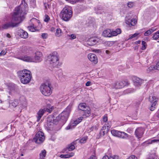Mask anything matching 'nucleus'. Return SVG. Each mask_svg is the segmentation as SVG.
<instances>
[{"label":"nucleus","mask_w":159,"mask_h":159,"mask_svg":"<svg viewBox=\"0 0 159 159\" xmlns=\"http://www.w3.org/2000/svg\"><path fill=\"white\" fill-rule=\"evenodd\" d=\"M27 5L20 4L16 7L11 16V27L12 28L18 27L19 24L25 19V15L27 14L28 11Z\"/></svg>","instance_id":"f257e3e1"},{"label":"nucleus","mask_w":159,"mask_h":159,"mask_svg":"<svg viewBox=\"0 0 159 159\" xmlns=\"http://www.w3.org/2000/svg\"><path fill=\"white\" fill-rule=\"evenodd\" d=\"M17 74L22 83L27 84L30 82L32 78V75L29 70L24 69L18 71Z\"/></svg>","instance_id":"f03ea898"},{"label":"nucleus","mask_w":159,"mask_h":159,"mask_svg":"<svg viewBox=\"0 0 159 159\" xmlns=\"http://www.w3.org/2000/svg\"><path fill=\"white\" fill-rule=\"evenodd\" d=\"M72 16V11L70 7H64L60 13V18L65 21H69Z\"/></svg>","instance_id":"7ed1b4c3"},{"label":"nucleus","mask_w":159,"mask_h":159,"mask_svg":"<svg viewBox=\"0 0 159 159\" xmlns=\"http://www.w3.org/2000/svg\"><path fill=\"white\" fill-rule=\"evenodd\" d=\"M59 56L56 52H54L48 56L47 60L49 62L50 66L54 67L59 63Z\"/></svg>","instance_id":"20e7f679"},{"label":"nucleus","mask_w":159,"mask_h":159,"mask_svg":"<svg viewBox=\"0 0 159 159\" xmlns=\"http://www.w3.org/2000/svg\"><path fill=\"white\" fill-rule=\"evenodd\" d=\"M51 85L48 83L41 84L40 87V90L43 94L45 96L50 95L52 93Z\"/></svg>","instance_id":"39448f33"},{"label":"nucleus","mask_w":159,"mask_h":159,"mask_svg":"<svg viewBox=\"0 0 159 159\" xmlns=\"http://www.w3.org/2000/svg\"><path fill=\"white\" fill-rule=\"evenodd\" d=\"M71 110L70 106H68L58 116V118H60L63 122L65 123L67 120Z\"/></svg>","instance_id":"423d86ee"},{"label":"nucleus","mask_w":159,"mask_h":159,"mask_svg":"<svg viewBox=\"0 0 159 159\" xmlns=\"http://www.w3.org/2000/svg\"><path fill=\"white\" fill-rule=\"evenodd\" d=\"M45 139V137L42 131H39L36 134L33 140L36 143L40 144L43 142Z\"/></svg>","instance_id":"0eeeda50"},{"label":"nucleus","mask_w":159,"mask_h":159,"mask_svg":"<svg viewBox=\"0 0 159 159\" xmlns=\"http://www.w3.org/2000/svg\"><path fill=\"white\" fill-rule=\"evenodd\" d=\"M112 134L115 136L124 139H127L129 138V135L123 132H121L118 130L113 129L111 130Z\"/></svg>","instance_id":"6e6552de"},{"label":"nucleus","mask_w":159,"mask_h":159,"mask_svg":"<svg viewBox=\"0 0 159 159\" xmlns=\"http://www.w3.org/2000/svg\"><path fill=\"white\" fill-rule=\"evenodd\" d=\"M49 109L47 108H44L43 109H41L39 110V111L37 113V121L38 122L43 115L45 111L47 112L50 113L53 109L54 107L53 106H52L51 108L49 107Z\"/></svg>","instance_id":"1a4fd4ad"},{"label":"nucleus","mask_w":159,"mask_h":159,"mask_svg":"<svg viewBox=\"0 0 159 159\" xmlns=\"http://www.w3.org/2000/svg\"><path fill=\"white\" fill-rule=\"evenodd\" d=\"M42 54L41 52L37 51L35 53V55L33 57V62H39L42 60Z\"/></svg>","instance_id":"9d476101"},{"label":"nucleus","mask_w":159,"mask_h":159,"mask_svg":"<svg viewBox=\"0 0 159 159\" xmlns=\"http://www.w3.org/2000/svg\"><path fill=\"white\" fill-rule=\"evenodd\" d=\"M144 129L142 127L138 128L135 130V134L136 137L138 139H140L143 136Z\"/></svg>","instance_id":"9b49d317"},{"label":"nucleus","mask_w":159,"mask_h":159,"mask_svg":"<svg viewBox=\"0 0 159 159\" xmlns=\"http://www.w3.org/2000/svg\"><path fill=\"white\" fill-rule=\"evenodd\" d=\"M76 143L75 141L71 143L70 145H68L67 147L63 150V153H64L65 152L67 153V151H70L74 150L75 149V145Z\"/></svg>","instance_id":"f8f14e48"},{"label":"nucleus","mask_w":159,"mask_h":159,"mask_svg":"<svg viewBox=\"0 0 159 159\" xmlns=\"http://www.w3.org/2000/svg\"><path fill=\"white\" fill-rule=\"evenodd\" d=\"M127 83L126 81L125 80H122L120 81H116L115 84L114 88L116 89H119L121 88L127 84Z\"/></svg>","instance_id":"ddd939ff"},{"label":"nucleus","mask_w":159,"mask_h":159,"mask_svg":"<svg viewBox=\"0 0 159 159\" xmlns=\"http://www.w3.org/2000/svg\"><path fill=\"white\" fill-rule=\"evenodd\" d=\"M133 81L134 85L136 86L139 87L141 85L143 82V80L137 77L133 78Z\"/></svg>","instance_id":"4468645a"},{"label":"nucleus","mask_w":159,"mask_h":159,"mask_svg":"<svg viewBox=\"0 0 159 159\" xmlns=\"http://www.w3.org/2000/svg\"><path fill=\"white\" fill-rule=\"evenodd\" d=\"M89 60L93 63L96 64L98 62V59L97 56L94 53L89 54L88 56Z\"/></svg>","instance_id":"2eb2a0df"},{"label":"nucleus","mask_w":159,"mask_h":159,"mask_svg":"<svg viewBox=\"0 0 159 159\" xmlns=\"http://www.w3.org/2000/svg\"><path fill=\"white\" fill-rule=\"evenodd\" d=\"M98 40L97 38L91 37L89 38L87 40L88 44L90 46H92L98 42Z\"/></svg>","instance_id":"dca6fc26"},{"label":"nucleus","mask_w":159,"mask_h":159,"mask_svg":"<svg viewBox=\"0 0 159 159\" xmlns=\"http://www.w3.org/2000/svg\"><path fill=\"white\" fill-rule=\"evenodd\" d=\"M19 59L27 62H33L34 61L33 57H30L27 55H25L24 57H20Z\"/></svg>","instance_id":"f3484780"},{"label":"nucleus","mask_w":159,"mask_h":159,"mask_svg":"<svg viewBox=\"0 0 159 159\" xmlns=\"http://www.w3.org/2000/svg\"><path fill=\"white\" fill-rule=\"evenodd\" d=\"M18 33V35H20V37L22 38L26 39L28 37V34L27 33L22 29L19 30Z\"/></svg>","instance_id":"a211bd4d"},{"label":"nucleus","mask_w":159,"mask_h":159,"mask_svg":"<svg viewBox=\"0 0 159 159\" xmlns=\"http://www.w3.org/2000/svg\"><path fill=\"white\" fill-rule=\"evenodd\" d=\"M82 111V113L83 114L82 116L84 118L89 116L90 115V109L89 107H88L87 109L84 110Z\"/></svg>","instance_id":"6ab92c4d"},{"label":"nucleus","mask_w":159,"mask_h":159,"mask_svg":"<svg viewBox=\"0 0 159 159\" xmlns=\"http://www.w3.org/2000/svg\"><path fill=\"white\" fill-rule=\"evenodd\" d=\"M18 101L17 100H15L13 102H11L12 106L13 107H18L20 108V111H21L22 109L24 108V107L21 104H20L18 105Z\"/></svg>","instance_id":"aec40b11"},{"label":"nucleus","mask_w":159,"mask_h":159,"mask_svg":"<svg viewBox=\"0 0 159 159\" xmlns=\"http://www.w3.org/2000/svg\"><path fill=\"white\" fill-rule=\"evenodd\" d=\"M54 118V116L51 115L48 116L47 118V125L49 127H50L52 124H53V118Z\"/></svg>","instance_id":"412c9836"},{"label":"nucleus","mask_w":159,"mask_h":159,"mask_svg":"<svg viewBox=\"0 0 159 159\" xmlns=\"http://www.w3.org/2000/svg\"><path fill=\"white\" fill-rule=\"evenodd\" d=\"M158 98L153 94H151L149 97V101L151 103H157Z\"/></svg>","instance_id":"4be33fe9"},{"label":"nucleus","mask_w":159,"mask_h":159,"mask_svg":"<svg viewBox=\"0 0 159 159\" xmlns=\"http://www.w3.org/2000/svg\"><path fill=\"white\" fill-rule=\"evenodd\" d=\"M95 10L97 14H102L105 11L104 8L101 6L97 7V8L95 9Z\"/></svg>","instance_id":"5701e85b"},{"label":"nucleus","mask_w":159,"mask_h":159,"mask_svg":"<svg viewBox=\"0 0 159 159\" xmlns=\"http://www.w3.org/2000/svg\"><path fill=\"white\" fill-rule=\"evenodd\" d=\"M106 129V127L105 126H103L100 131V132L98 135L97 138L98 139L100 138L102 136H103L104 135L105 131L104 130Z\"/></svg>","instance_id":"b1692460"},{"label":"nucleus","mask_w":159,"mask_h":159,"mask_svg":"<svg viewBox=\"0 0 159 159\" xmlns=\"http://www.w3.org/2000/svg\"><path fill=\"white\" fill-rule=\"evenodd\" d=\"M102 34L103 36L105 37H111V30L109 29H108L104 31L103 32Z\"/></svg>","instance_id":"393cba45"},{"label":"nucleus","mask_w":159,"mask_h":159,"mask_svg":"<svg viewBox=\"0 0 159 159\" xmlns=\"http://www.w3.org/2000/svg\"><path fill=\"white\" fill-rule=\"evenodd\" d=\"M88 107L86 106V104L84 103H80L78 106L79 109L82 111L87 109Z\"/></svg>","instance_id":"a878e982"},{"label":"nucleus","mask_w":159,"mask_h":159,"mask_svg":"<svg viewBox=\"0 0 159 159\" xmlns=\"http://www.w3.org/2000/svg\"><path fill=\"white\" fill-rule=\"evenodd\" d=\"M74 154V153L72 152L69 154H61L60 155V157L63 158H69L73 156Z\"/></svg>","instance_id":"bb28decb"},{"label":"nucleus","mask_w":159,"mask_h":159,"mask_svg":"<svg viewBox=\"0 0 159 159\" xmlns=\"http://www.w3.org/2000/svg\"><path fill=\"white\" fill-rule=\"evenodd\" d=\"M18 90V86L13 83L11 84V91L13 90L16 92H17Z\"/></svg>","instance_id":"cd10ccee"},{"label":"nucleus","mask_w":159,"mask_h":159,"mask_svg":"<svg viewBox=\"0 0 159 159\" xmlns=\"http://www.w3.org/2000/svg\"><path fill=\"white\" fill-rule=\"evenodd\" d=\"M80 123V121H78L77 120L74 121V125H71L70 124H69L68 126H67L66 128V129L67 130L71 129L73 128V126L74 125H76L78 123Z\"/></svg>","instance_id":"c85d7f7f"},{"label":"nucleus","mask_w":159,"mask_h":159,"mask_svg":"<svg viewBox=\"0 0 159 159\" xmlns=\"http://www.w3.org/2000/svg\"><path fill=\"white\" fill-rule=\"evenodd\" d=\"M87 139V137H84L80 140L77 139L75 141L76 143H86Z\"/></svg>","instance_id":"c756f323"},{"label":"nucleus","mask_w":159,"mask_h":159,"mask_svg":"<svg viewBox=\"0 0 159 159\" xmlns=\"http://www.w3.org/2000/svg\"><path fill=\"white\" fill-rule=\"evenodd\" d=\"M46 154V151L45 150H43L41 153L39 154L40 158L41 159H44L45 157Z\"/></svg>","instance_id":"7c9ffc66"},{"label":"nucleus","mask_w":159,"mask_h":159,"mask_svg":"<svg viewBox=\"0 0 159 159\" xmlns=\"http://www.w3.org/2000/svg\"><path fill=\"white\" fill-rule=\"evenodd\" d=\"M152 38L154 40L159 39V30L154 34Z\"/></svg>","instance_id":"2f4dec72"},{"label":"nucleus","mask_w":159,"mask_h":159,"mask_svg":"<svg viewBox=\"0 0 159 159\" xmlns=\"http://www.w3.org/2000/svg\"><path fill=\"white\" fill-rule=\"evenodd\" d=\"M155 70H156V67H155V66H150L147 70V71L148 72H151L153 73L155 72Z\"/></svg>","instance_id":"473e14b6"},{"label":"nucleus","mask_w":159,"mask_h":159,"mask_svg":"<svg viewBox=\"0 0 159 159\" xmlns=\"http://www.w3.org/2000/svg\"><path fill=\"white\" fill-rule=\"evenodd\" d=\"M56 36L60 37L61 35V31L60 28H57L56 30V32L55 33Z\"/></svg>","instance_id":"72a5a7b5"},{"label":"nucleus","mask_w":159,"mask_h":159,"mask_svg":"<svg viewBox=\"0 0 159 159\" xmlns=\"http://www.w3.org/2000/svg\"><path fill=\"white\" fill-rule=\"evenodd\" d=\"M27 47L25 46H23L20 48V53H25L27 52Z\"/></svg>","instance_id":"f704fd0d"},{"label":"nucleus","mask_w":159,"mask_h":159,"mask_svg":"<svg viewBox=\"0 0 159 159\" xmlns=\"http://www.w3.org/2000/svg\"><path fill=\"white\" fill-rule=\"evenodd\" d=\"M149 159H159L157 156L154 153L150 155L148 157Z\"/></svg>","instance_id":"c9c22d12"},{"label":"nucleus","mask_w":159,"mask_h":159,"mask_svg":"<svg viewBox=\"0 0 159 159\" xmlns=\"http://www.w3.org/2000/svg\"><path fill=\"white\" fill-rule=\"evenodd\" d=\"M157 103H151V105L149 107L150 110L151 111H153L154 110L155 108L156 107V104Z\"/></svg>","instance_id":"e433bc0d"},{"label":"nucleus","mask_w":159,"mask_h":159,"mask_svg":"<svg viewBox=\"0 0 159 159\" xmlns=\"http://www.w3.org/2000/svg\"><path fill=\"white\" fill-rule=\"evenodd\" d=\"M157 137L159 138V133L157 134ZM159 141V139H153L151 140H150L147 142V143L150 144H151L152 143H155V142H156L157 141Z\"/></svg>","instance_id":"4c0bfd02"},{"label":"nucleus","mask_w":159,"mask_h":159,"mask_svg":"<svg viewBox=\"0 0 159 159\" xmlns=\"http://www.w3.org/2000/svg\"><path fill=\"white\" fill-rule=\"evenodd\" d=\"M57 117L58 116L56 117L55 119V117L53 118V124L57 125L58 123V121L61 120L60 118L58 119Z\"/></svg>","instance_id":"58836bf2"},{"label":"nucleus","mask_w":159,"mask_h":159,"mask_svg":"<svg viewBox=\"0 0 159 159\" xmlns=\"http://www.w3.org/2000/svg\"><path fill=\"white\" fill-rule=\"evenodd\" d=\"M142 50H145L146 48L147 44L146 42L144 41H142Z\"/></svg>","instance_id":"ea45409f"},{"label":"nucleus","mask_w":159,"mask_h":159,"mask_svg":"<svg viewBox=\"0 0 159 159\" xmlns=\"http://www.w3.org/2000/svg\"><path fill=\"white\" fill-rule=\"evenodd\" d=\"M139 34L138 33H135L132 35H130L129 36V39H132L136 37Z\"/></svg>","instance_id":"a19ab883"},{"label":"nucleus","mask_w":159,"mask_h":159,"mask_svg":"<svg viewBox=\"0 0 159 159\" xmlns=\"http://www.w3.org/2000/svg\"><path fill=\"white\" fill-rule=\"evenodd\" d=\"M134 5V3L132 2H129L127 4V6L129 8L132 7Z\"/></svg>","instance_id":"79ce46f5"},{"label":"nucleus","mask_w":159,"mask_h":159,"mask_svg":"<svg viewBox=\"0 0 159 159\" xmlns=\"http://www.w3.org/2000/svg\"><path fill=\"white\" fill-rule=\"evenodd\" d=\"M45 18L44 19V21L45 22H48L50 20V17L49 16L47 15H45Z\"/></svg>","instance_id":"37998d69"},{"label":"nucleus","mask_w":159,"mask_h":159,"mask_svg":"<svg viewBox=\"0 0 159 159\" xmlns=\"http://www.w3.org/2000/svg\"><path fill=\"white\" fill-rule=\"evenodd\" d=\"M10 26V24L9 23H7L5 24L2 26V28L4 29H7Z\"/></svg>","instance_id":"c03bdc74"},{"label":"nucleus","mask_w":159,"mask_h":159,"mask_svg":"<svg viewBox=\"0 0 159 159\" xmlns=\"http://www.w3.org/2000/svg\"><path fill=\"white\" fill-rule=\"evenodd\" d=\"M151 34V33L150 31V30H148L145 32L144 33V35L145 36H148Z\"/></svg>","instance_id":"a18cd8bd"},{"label":"nucleus","mask_w":159,"mask_h":159,"mask_svg":"<svg viewBox=\"0 0 159 159\" xmlns=\"http://www.w3.org/2000/svg\"><path fill=\"white\" fill-rule=\"evenodd\" d=\"M127 159H138V158L135 156L132 155L129 157Z\"/></svg>","instance_id":"49530a36"},{"label":"nucleus","mask_w":159,"mask_h":159,"mask_svg":"<svg viewBox=\"0 0 159 159\" xmlns=\"http://www.w3.org/2000/svg\"><path fill=\"white\" fill-rule=\"evenodd\" d=\"M7 53V51L5 50H3L0 53V56H3L5 55Z\"/></svg>","instance_id":"de8ad7c7"},{"label":"nucleus","mask_w":159,"mask_h":159,"mask_svg":"<svg viewBox=\"0 0 159 159\" xmlns=\"http://www.w3.org/2000/svg\"><path fill=\"white\" fill-rule=\"evenodd\" d=\"M41 36L43 39H45L47 38L48 34L46 33H43L42 34Z\"/></svg>","instance_id":"09e8293b"},{"label":"nucleus","mask_w":159,"mask_h":159,"mask_svg":"<svg viewBox=\"0 0 159 159\" xmlns=\"http://www.w3.org/2000/svg\"><path fill=\"white\" fill-rule=\"evenodd\" d=\"M103 121L105 122H106L107 120V116L106 115H105L103 117Z\"/></svg>","instance_id":"8fccbe9b"},{"label":"nucleus","mask_w":159,"mask_h":159,"mask_svg":"<svg viewBox=\"0 0 159 159\" xmlns=\"http://www.w3.org/2000/svg\"><path fill=\"white\" fill-rule=\"evenodd\" d=\"M111 37L112 36H116L117 35L116 32L114 31L112 32L111 31Z\"/></svg>","instance_id":"3c124183"},{"label":"nucleus","mask_w":159,"mask_h":159,"mask_svg":"<svg viewBox=\"0 0 159 159\" xmlns=\"http://www.w3.org/2000/svg\"><path fill=\"white\" fill-rule=\"evenodd\" d=\"M28 28H29V30L31 31L34 32L35 30V29L34 27L32 26H29Z\"/></svg>","instance_id":"603ef678"},{"label":"nucleus","mask_w":159,"mask_h":159,"mask_svg":"<svg viewBox=\"0 0 159 159\" xmlns=\"http://www.w3.org/2000/svg\"><path fill=\"white\" fill-rule=\"evenodd\" d=\"M156 70H159V61L157 62L156 66H155Z\"/></svg>","instance_id":"864d4df0"},{"label":"nucleus","mask_w":159,"mask_h":159,"mask_svg":"<svg viewBox=\"0 0 159 159\" xmlns=\"http://www.w3.org/2000/svg\"><path fill=\"white\" fill-rule=\"evenodd\" d=\"M116 30L117 31L116 33H117V35L118 34H119L121 33V30H120V29H119V28L117 29H116Z\"/></svg>","instance_id":"5fc2aeb1"},{"label":"nucleus","mask_w":159,"mask_h":159,"mask_svg":"<svg viewBox=\"0 0 159 159\" xmlns=\"http://www.w3.org/2000/svg\"><path fill=\"white\" fill-rule=\"evenodd\" d=\"M131 22H130V24L131 25H134L136 23V21L135 20L133 22V20H131Z\"/></svg>","instance_id":"6e6d98bb"},{"label":"nucleus","mask_w":159,"mask_h":159,"mask_svg":"<svg viewBox=\"0 0 159 159\" xmlns=\"http://www.w3.org/2000/svg\"><path fill=\"white\" fill-rule=\"evenodd\" d=\"M89 159H97L96 157L93 155H91Z\"/></svg>","instance_id":"4d7b16f0"},{"label":"nucleus","mask_w":159,"mask_h":159,"mask_svg":"<svg viewBox=\"0 0 159 159\" xmlns=\"http://www.w3.org/2000/svg\"><path fill=\"white\" fill-rule=\"evenodd\" d=\"M91 84V82L90 81H88L86 83L85 85L87 86H90Z\"/></svg>","instance_id":"13d9d810"},{"label":"nucleus","mask_w":159,"mask_h":159,"mask_svg":"<svg viewBox=\"0 0 159 159\" xmlns=\"http://www.w3.org/2000/svg\"><path fill=\"white\" fill-rule=\"evenodd\" d=\"M72 39H74L76 38V36L74 34H71L70 35Z\"/></svg>","instance_id":"bf43d9fd"},{"label":"nucleus","mask_w":159,"mask_h":159,"mask_svg":"<svg viewBox=\"0 0 159 159\" xmlns=\"http://www.w3.org/2000/svg\"><path fill=\"white\" fill-rule=\"evenodd\" d=\"M156 30V29H155L154 27L152 28H151V29L149 30H150V32L151 33V34L154 31H155Z\"/></svg>","instance_id":"052dcab7"},{"label":"nucleus","mask_w":159,"mask_h":159,"mask_svg":"<svg viewBox=\"0 0 159 159\" xmlns=\"http://www.w3.org/2000/svg\"><path fill=\"white\" fill-rule=\"evenodd\" d=\"M84 118V117H83V116H82L78 118L77 120H78V121H80V122Z\"/></svg>","instance_id":"680f3d73"},{"label":"nucleus","mask_w":159,"mask_h":159,"mask_svg":"<svg viewBox=\"0 0 159 159\" xmlns=\"http://www.w3.org/2000/svg\"><path fill=\"white\" fill-rule=\"evenodd\" d=\"M112 44L110 42H107V46H110L112 45Z\"/></svg>","instance_id":"e2e57ef3"},{"label":"nucleus","mask_w":159,"mask_h":159,"mask_svg":"<svg viewBox=\"0 0 159 159\" xmlns=\"http://www.w3.org/2000/svg\"><path fill=\"white\" fill-rule=\"evenodd\" d=\"M113 158H114L113 159H119V157L117 155L114 156L113 157Z\"/></svg>","instance_id":"0e129e2a"},{"label":"nucleus","mask_w":159,"mask_h":159,"mask_svg":"<svg viewBox=\"0 0 159 159\" xmlns=\"http://www.w3.org/2000/svg\"><path fill=\"white\" fill-rule=\"evenodd\" d=\"M102 159H108V157L107 155L104 156L103 157Z\"/></svg>","instance_id":"69168bd1"},{"label":"nucleus","mask_w":159,"mask_h":159,"mask_svg":"<svg viewBox=\"0 0 159 159\" xmlns=\"http://www.w3.org/2000/svg\"><path fill=\"white\" fill-rule=\"evenodd\" d=\"M90 131H91L93 130L94 129V126H93L90 128H89Z\"/></svg>","instance_id":"338daca9"},{"label":"nucleus","mask_w":159,"mask_h":159,"mask_svg":"<svg viewBox=\"0 0 159 159\" xmlns=\"http://www.w3.org/2000/svg\"><path fill=\"white\" fill-rule=\"evenodd\" d=\"M156 116L159 118V111L157 113Z\"/></svg>","instance_id":"774afa93"}]
</instances>
